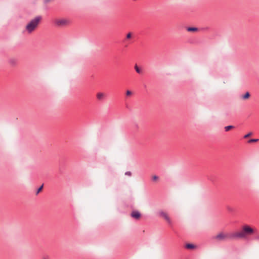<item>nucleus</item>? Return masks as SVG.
<instances>
[{
    "label": "nucleus",
    "instance_id": "f257e3e1",
    "mask_svg": "<svg viewBox=\"0 0 259 259\" xmlns=\"http://www.w3.org/2000/svg\"><path fill=\"white\" fill-rule=\"evenodd\" d=\"M41 19L42 17L39 15L31 20L25 27L26 30L29 33L32 32L37 28Z\"/></svg>",
    "mask_w": 259,
    "mask_h": 259
},
{
    "label": "nucleus",
    "instance_id": "f03ea898",
    "mask_svg": "<svg viewBox=\"0 0 259 259\" xmlns=\"http://www.w3.org/2000/svg\"><path fill=\"white\" fill-rule=\"evenodd\" d=\"M253 233V230L249 226L245 225L242 227V230L239 232L233 233L232 236L235 237V239L244 238L248 235Z\"/></svg>",
    "mask_w": 259,
    "mask_h": 259
},
{
    "label": "nucleus",
    "instance_id": "7ed1b4c3",
    "mask_svg": "<svg viewBox=\"0 0 259 259\" xmlns=\"http://www.w3.org/2000/svg\"><path fill=\"white\" fill-rule=\"evenodd\" d=\"M233 235V233L224 234L223 232H220L217 235L213 237V238L216 239L218 241H224L227 239H235V237L232 236Z\"/></svg>",
    "mask_w": 259,
    "mask_h": 259
},
{
    "label": "nucleus",
    "instance_id": "20e7f679",
    "mask_svg": "<svg viewBox=\"0 0 259 259\" xmlns=\"http://www.w3.org/2000/svg\"><path fill=\"white\" fill-rule=\"evenodd\" d=\"M55 24L58 27H63L68 25L69 21L66 19H56L55 20Z\"/></svg>",
    "mask_w": 259,
    "mask_h": 259
},
{
    "label": "nucleus",
    "instance_id": "39448f33",
    "mask_svg": "<svg viewBox=\"0 0 259 259\" xmlns=\"http://www.w3.org/2000/svg\"><path fill=\"white\" fill-rule=\"evenodd\" d=\"M159 213L160 216L163 218L167 221V222L168 223V224H169V225L171 224V221L166 213H165V212H164L163 211H161L159 212Z\"/></svg>",
    "mask_w": 259,
    "mask_h": 259
},
{
    "label": "nucleus",
    "instance_id": "423d86ee",
    "mask_svg": "<svg viewBox=\"0 0 259 259\" xmlns=\"http://www.w3.org/2000/svg\"><path fill=\"white\" fill-rule=\"evenodd\" d=\"M131 216L135 219H139L141 217V214L139 211L135 210L132 211Z\"/></svg>",
    "mask_w": 259,
    "mask_h": 259
},
{
    "label": "nucleus",
    "instance_id": "0eeeda50",
    "mask_svg": "<svg viewBox=\"0 0 259 259\" xmlns=\"http://www.w3.org/2000/svg\"><path fill=\"white\" fill-rule=\"evenodd\" d=\"M105 97V95L101 92L98 93L97 94V98L100 101H102Z\"/></svg>",
    "mask_w": 259,
    "mask_h": 259
},
{
    "label": "nucleus",
    "instance_id": "6e6552de",
    "mask_svg": "<svg viewBox=\"0 0 259 259\" xmlns=\"http://www.w3.org/2000/svg\"><path fill=\"white\" fill-rule=\"evenodd\" d=\"M250 96V93L248 92H246L242 96L241 98L243 100H246L248 99Z\"/></svg>",
    "mask_w": 259,
    "mask_h": 259
},
{
    "label": "nucleus",
    "instance_id": "1a4fd4ad",
    "mask_svg": "<svg viewBox=\"0 0 259 259\" xmlns=\"http://www.w3.org/2000/svg\"><path fill=\"white\" fill-rule=\"evenodd\" d=\"M185 247L186 248L189 249H192L195 248V246L194 244L191 243L186 244Z\"/></svg>",
    "mask_w": 259,
    "mask_h": 259
},
{
    "label": "nucleus",
    "instance_id": "9d476101",
    "mask_svg": "<svg viewBox=\"0 0 259 259\" xmlns=\"http://www.w3.org/2000/svg\"><path fill=\"white\" fill-rule=\"evenodd\" d=\"M187 30L189 32H193L197 31L198 28L195 27H189L187 28Z\"/></svg>",
    "mask_w": 259,
    "mask_h": 259
},
{
    "label": "nucleus",
    "instance_id": "9b49d317",
    "mask_svg": "<svg viewBox=\"0 0 259 259\" xmlns=\"http://www.w3.org/2000/svg\"><path fill=\"white\" fill-rule=\"evenodd\" d=\"M234 128V126L233 125H228L225 127V131L226 132L229 131L230 130Z\"/></svg>",
    "mask_w": 259,
    "mask_h": 259
},
{
    "label": "nucleus",
    "instance_id": "f8f14e48",
    "mask_svg": "<svg viewBox=\"0 0 259 259\" xmlns=\"http://www.w3.org/2000/svg\"><path fill=\"white\" fill-rule=\"evenodd\" d=\"M135 70H136V72H137V73H141L142 71H141V70L140 69V68L138 66V65H136L135 66Z\"/></svg>",
    "mask_w": 259,
    "mask_h": 259
},
{
    "label": "nucleus",
    "instance_id": "ddd939ff",
    "mask_svg": "<svg viewBox=\"0 0 259 259\" xmlns=\"http://www.w3.org/2000/svg\"><path fill=\"white\" fill-rule=\"evenodd\" d=\"M258 140H259L258 139H251L248 140V142L249 143H252V142H256L258 141Z\"/></svg>",
    "mask_w": 259,
    "mask_h": 259
},
{
    "label": "nucleus",
    "instance_id": "4468645a",
    "mask_svg": "<svg viewBox=\"0 0 259 259\" xmlns=\"http://www.w3.org/2000/svg\"><path fill=\"white\" fill-rule=\"evenodd\" d=\"M43 186H44V185H42L41 186H40L37 190V191H36V195H37L42 189L43 188Z\"/></svg>",
    "mask_w": 259,
    "mask_h": 259
},
{
    "label": "nucleus",
    "instance_id": "2eb2a0df",
    "mask_svg": "<svg viewBox=\"0 0 259 259\" xmlns=\"http://www.w3.org/2000/svg\"><path fill=\"white\" fill-rule=\"evenodd\" d=\"M251 135H252V133H248L247 134L245 135L244 136V138H247L248 137H249Z\"/></svg>",
    "mask_w": 259,
    "mask_h": 259
},
{
    "label": "nucleus",
    "instance_id": "dca6fc26",
    "mask_svg": "<svg viewBox=\"0 0 259 259\" xmlns=\"http://www.w3.org/2000/svg\"><path fill=\"white\" fill-rule=\"evenodd\" d=\"M125 175L128 176H131L132 172L131 171H126L125 172Z\"/></svg>",
    "mask_w": 259,
    "mask_h": 259
},
{
    "label": "nucleus",
    "instance_id": "f3484780",
    "mask_svg": "<svg viewBox=\"0 0 259 259\" xmlns=\"http://www.w3.org/2000/svg\"><path fill=\"white\" fill-rule=\"evenodd\" d=\"M132 94V92L131 91H129V90H127L126 92V95L127 96H130Z\"/></svg>",
    "mask_w": 259,
    "mask_h": 259
},
{
    "label": "nucleus",
    "instance_id": "a211bd4d",
    "mask_svg": "<svg viewBox=\"0 0 259 259\" xmlns=\"http://www.w3.org/2000/svg\"><path fill=\"white\" fill-rule=\"evenodd\" d=\"M158 179V177L157 176H153L152 177V180L153 181H156Z\"/></svg>",
    "mask_w": 259,
    "mask_h": 259
},
{
    "label": "nucleus",
    "instance_id": "6ab92c4d",
    "mask_svg": "<svg viewBox=\"0 0 259 259\" xmlns=\"http://www.w3.org/2000/svg\"><path fill=\"white\" fill-rule=\"evenodd\" d=\"M131 36H132V34H131V33H128L126 35V38H128V39L130 38L131 37Z\"/></svg>",
    "mask_w": 259,
    "mask_h": 259
},
{
    "label": "nucleus",
    "instance_id": "aec40b11",
    "mask_svg": "<svg viewBox=\"0 0 259 259\" xmlns=\"http://www.w3.org/2000/svg\"><path fill=\"white\" fill-rule=\"evenodd\" d=\"M51 0H44V3L45 4H47L48 3H49V2H50Z\"/></svg>",
    "mask_w": 259,
    "mask_h": 259
},
{
    "label": "nucleus",
    "instance_id": "412c9836",
    "mask_svg": "<svg viewBox=\"0 0 259 259\" xmlns=\"http://www.w3.org/2000/svg\"><path fill=\"white\" fill-rule=\"evenodd\" d=\"M228 210H229V211H232V208H231V207H228Z\"/></svg>",
    "mask_w": 259,
    "mask_h": 259
},
{
    "label": "nucleus",
    "instance_id": "4be33fe9",
    "mask_svg": "<svg viewBox=\"0 0 259 259\" xmlns=\"http://www.w3.org/2000/svg\"><path fill=\"white\" fill-rule=\"evenodd\" d=\"M257 239H259V236L256 237Z\"/></svg>",
    "mask_w": 259,
    "mask_h": 259
}]
</instances>
